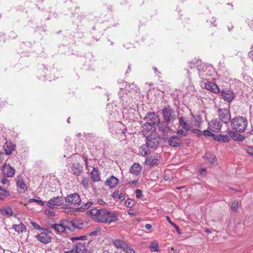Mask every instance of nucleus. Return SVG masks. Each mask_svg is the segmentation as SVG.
Masks as SVG:
<instances>
[{
  "label": "nucleus",
  "instance_id": "nucleus-11",
  "mask_svg": "<svg viewBox=\"0 0 253 253\" xmlns=\"http://www.w3.org/2000/svg\"><path fill=\"white\" fill-rule=\"evenodd\" d=\"M222 125V124L220 121L214 119L209 123V128L212 132H217L221 129Z\"/></svg>",
  "mask_w": 253,
  "mask_h": 253
},
{
  "label": "nucleus",
  "instance_id": "nucleus-55",
  "mask_svg": "<svg viewBox=\"0 0 253 253\" xmlns=\"http://www.w3.org/2000/svg\"><path fill=\"white\" fill-rule=\"evenodd\" d=\"M64 253H79L77 252V250H75V249H73L72 250L68 251L65 252Z\"/></svg>",
  "mask_w": 253,
  "mask_h": 253
},
{
  "label": "nucleus",
  "instance_id": "nucleus-52",
  "mask_svg": "<svg viewBox=\"0 0 253 253\" xmlns=\"http://www.w3.org/2000/svg\"><path fill=\"white\" fill-rule=\"evenodd\" d=\"M127 213L128 214L133 215V216H134L136 215V211H134L133 210H131V209L127 211Z\"/></svg>",
  "mask_w": 253,
  "mask_h": 253
},
{
  "label": "nucleus",
  "instance_id": "nucleus-15",
  "mask_svg": "<svg viewBox=\"0 0 253 253\" xmlns=\"http://www.w3.org/2000/svg\"><path fill=\"white\" fill-rule=\"evenodd\" d=\"M169 144L173 147H179L181 144L180 138L177 135H173L168 140Z\"/></svg>",
  "mask_w": 253,
  "mask_h": 253
},
{
  "label": "nucleus",
  "instance_id": "nucleus-17",
  "mask_svg": "<svg viewBox=\"0 0 253 253\" xmlns=\"http://www.w3.org/2000/svg\"><path fill=\"white\" fill-rule=\"evenodd\" d=\"M159 160L157 157L156 156H150L148 157L145 161V164L150 167H153L156 166L159 163Z\"/></svg>",
  "mask_w": 253,
  "mask_h": 253
},
{
  "label": "nucleus",
  "instance_id": "nucleus-27",
  "mask_svg": "<svg viewBox=\"0 0 253 253\" xmlns=\"http://www.w3.org/2000/svg\"><path fill=\"white\" fill-rule=\"evenodd\" d=\"M127 243L121 239H117L114 241V246L117 248L124 249L126 247Z\"/></svg>",
  "mask_w": 253,
  "mask_h": 253
},
{
  "label": "nucleus",
  "instance_id": "nucleus-45",
  "mask_svg": "<svg viewBox=\"0 0 253 253\" xmlns=\"http://www.w3.org/2000/svg\"><path fill=\"white\" fill-rule=\"evenodd\" d=\"M211 131H210V130H204L203 132V134L207 137V136H213L214 135L211 133Z\"/></svg>",
  "mask_w": 253,
  "mask_h": 253
},
{
  "label": "nucleus",
  "instance_id": "nucleus-18",
  "mask_svg": "<svg viewBox=\"0 0 253 253\" xmlns=\"http://www.w3.org/2000/svg\"><path fill=\"white\" fill-rule=\"evenodd\" d=\"M71 169L73 173L76 176L81 175V172L83 170L82 167L80 166L78 162L74 163L71 167Z\"/></svg>",
  "mask_w": 253,
  "mask_h": 253
},
{
  "label": "nucleus",
  "instance_id": "nucleus-38",
  "mask_svg": "<svg viewBox=\"0 0 253 253\" xmlns=\"http://www.w3.org/2000/svg\"><path fill=\"white\" fill-rule=\"evenodd\" d=\"M135 204V201L130 199H127L125 203V206L128 208H132Z\"/></svg>",
  "mask_w": 253,
  "mask_h": 253
},
{
  "label": "nucleus",
  "instance_id": "nucleus-43",
  "mask_svg": "<svg viewBox=\"0 0 253 253\" xmlns=\"http://www.w3.org/2000/svg\"><path fill=\"white\" fill-rule=\"evenodd\" d=\"M0 194L3 196H7L9 195V193L8 191L0 187Z\"/></svg>",
  "mask_w": 253,
  "mask_h": 253
},
{
  "label": "nucleus",
  "instance_id": "nucleus-10",
  "mask_svg": "<svg viewBox=\"0 0 253 253\" xmlns=\"http://www.w3.org/2000/svg\"><path fill=\"white\" fill-rule=\"evenodd\" d=\"M146 144L150 148L156 149L159 145V141L155 134H150L146 138Z\"/></svg>",
  "mask_w": 253,
  "mask_h": 253
},
{
  "label": "nucleus",
  "instance_id": "nucleus-5",
  "mask_svg": "<svg viewBox=\"0 0 253 253\" xmlns=\"http://www.w3.org/2000/svg\"><path fill=\"white\" fill-rule=\"evenodd\" d=\"M144 119H147L149 121L145 123V126H150V131L152 132L155 130V125L159 122L160 119L158 116L154 113L148 112L146 114Z\"/></svg>",
  "mask_w": 253,
  "mask_h": 253
},
{
  "label": "nucleus",
  "instance_id": "nucleus-57",
  "mask_svg": "<svg viewBox=\"0 0 253 253\" xmlns=\"http://www.w3.org/2000/svg\"><path fill=\"white\" fill-rule=\"evenodd\" d=\"M119 194V191L117 190V191H115L113 192V195H112V197L114 198H115L117 197V196Z\"/></svg>",
  "mask_w": 253,
  "mask_h": 253
},
{
  "label": "nucleus",
  "instance_id": "nucleus-24",
  "mask_svg": "<svg viewBox=\"0 0 253 253\" xmlns=\"http://www.w3.org/2000/svg\"><path fill=\"white\" fill-rule=\"evenodd\" d=\"M228 134L234 140L241 141L244 139V136L238 133L237 131L229 130Z\"/></svg>",
  "mask_w": 253,
  "mask_h": 253
},
{
  "label": "nucleus",
  "instance_id": "nucleus-1",
  "mask_svg": "<svg viewBox=\"0 0 253 253\" xmlns=\"http://www.w3.org/2000/svg\"><path fill=\"white\" fill-rule=\"evenodd\" d=\"M88 215H90L94 220L110 224L111 222L118 220L117 214L111 212L106 209H93L88 211Z\"/></svg>",
  "mask_w": 253,
  "mask_h": 253
},
{
  "label": "nucleus",
  "instance_id": "nucleus-49",
  "mask_svg": "<svg viewBox=\"0 0 253 253\" xmlns=\"http://www.w3.org/2000/svg\"><path fill=\"white\" fill-rule=\"evenodd\" d=\"M136 197L137 198H141L142 197V192L140 190L137 189L135 191Z\"/></svg>",
  "mask_w": 253,
  "mask_h": 253
},
{
  "label": "nucleus",
  "instance_id": "nucleus-39",
  "mask_svg": "<svg viewBox=\"0 0 253 253\" xmlns=\"http://www.w3.org/2000/svg\"><path fill=\"white\" fill-rule=\"evenodd\" d=\"M166 218H167V220L174 227V228L176 229V230L177 231V232L179 233V227H178V226H177L175 223H174L173 222H172L171 220H170V219L169 218V216H167L166 217Z\"/></svg>",
  "mask_w": 253,
  "mask_h": 253
},
{
  "label": "nucleus",
  "instance_id": "nucleus-30",
  "mask_svg": "<svg viewBox=\"0 0 253 253\" xmlns=\"http://www.w3.org/2000/svg\"><path fill=\"white\" fill-rule=\"evenodd\" d=\"M90 174L91 178L94 181H98L100 179L98 170L96 168H94L93 169Z\"/></svg>",
  "mask_w": 253,
  "mask_h": 253
},
{
  "label": "nucleus",
  "instance_id": "nucleus-16",
  "mask_svg": "<svg viewBox=\"0 0 253 253\" xmlns=\"http://www.w3.org/2000/svg\"><path fill=\"white\" fill-rule=\"evenodd\" d=\"M205 87L214 93H218L220 90L218 86L212 82H207L205 84Z\"/></svg>",
  "mask_w": 253,
  "mask_h": 253
},
{
  "label": "nucleus",
  "instance_id": "nucleus-23",
  "mask_svg": "<svg viewBox=\"0 0 253 253\" xmlns=\"http://www.w3.org/2000/svg\"><path fill=\"white\" fill-rule=\"evenodd\" d=\"M118 183V179L114 176H112L110 178L107 179L105 181L106 185L109 186L110 188L115 187Z\"/></svg>",
  "mask_w": 253,
  "mask_h": 253
},
{
  "label": "nucleus",
  "instance_id": "nucleus-59",
  "mask_svg": "<svg viewBox=\"0 0 253 253\" xmlns=\"http://www.w3.org/2000/svg\"><path fill=\"white\" fill-rule=\"evenodd\" d=\"M145 227L147 230H150L152 228V225L150 224H146L145 225Z\"/></svg>",
  "mask_w": 253,
  "mask_h": 253
},
{
  "label": "nucleus",
  "instance_id": "nucleus-8",
  "mask_svg": "<svg viewBox=\"0 0 253 253\" xmlns=\"http://www.w3.org/2000/svg\"><path fill=\"white\" fill-rule=\"evenodd\" d=\"M65 201L66 203L75 206L79 205L81 202L80 196L77 193L68 195L65 198Z\"/></svg>",
  "mask_w": 253,
  "mask_h": 253
},
{
  "label": "nucleus",
  "instance_id": "nucleus-22",
  "mask_svg": "<svg viewBox=\"0 0 253 253\" xmlns=\"http://www.w3.org/2000/svg\"><path fill=\"white\" fill-rule=\"evenodd\" d=\"M142 170V168L138 163H134L130 168L129 171L130 173L137 175L139 174Z\"/></svg>",
  "mask_w": 253,
  "mask_h": 253
},
{
  "label": "nucleus",
  "instance_id": "nucleus-41",
  "mask_svg": "<svg viewBox=\"0 0 253 253\" xmlns=\"http://www.w3.org/2000/svg\"><path fill=\"white\" fill-rule=\"evenodd\" d=\"M28 202L29 203H32V202H35V203H37L38 204H39V205H41V206H43L44 205V203L41 201V200H37V199H29V201H28Z\"/></svg>",
  "mask_w": 253,
  "mask_h": 253
},
{
  "label": "nucleus",
  "instance_id": "nucleus-26",
  "mask_svg": "<svg viewBox=\"0 0 253 253\" xmlns=\"http://www.w3.org/2000/svg\"><path fill=\"white\" fill-rule=\"evenodd\" d=\"M149 148L146 144L142 145L139 150V153L143 156H146L150 153Z\"/></svg>",
  "mask_w": 253,
  "mask_h": 253
},
{
  "label": "nucleus",
  "instance_id": "nucleus-12",
  "mask_svg": "<svg viewBox=\"0 0 253 253\" xmlns=\"http://www.w3.org/2000/svg\"><path fill=\"white\" fill-rule=\"evenodd\" d=\"M3 174L7 177H11L15 173V170L9 165L4 164L1 168Z\"/></svg>",
  "mask_w": 253,
  "mask_h": 253
},
{
  "label": "nucleus",
  "instance_id": "nucleus-4",
  "mask_svg": "<svg viewBox=\"0 0 253 253\" xmlns=\"http://www.w3.org/2000/svg\"><path fill=\"white\" fill-rule=\"evenodd\" d=\"M162 114L164 120L168 123L172 124L176 119L174 110L170 107L169 106L163 108Z\"/></svg>",
  "mask_w": 253,
  "mask_h": 253
},
{
  "label": "nucleus",
  "instance_id": "nucleus-37",
  "mask_svg": "<svg viewBox=\"0 0 253 253\" xmlns=\"http://www.w3.org/2000/svg\"><path fill=\"white\" fill-rule=\"evenodd\" d=\"M188 130H185L184 129H180L178 130L176 132L177 134L178 135V136L179 137V138L181 137H184L187 135V131Z\"/></svg>",
  "mask_w": 253,
  "mask_h": 253
},
{
  "label": "nucleus",
  "instance_id": "nucleus-29",
  "mask_svg": "<svg viewBox=\"0 0 253 253\" xmlns=\"http://www.w3.org/2000/svg\"><path fill=\"white\" fill-rule=\"evenodd\" d=\"M0 213L3 215H12L13 213L12 210L10 207H5L0 209Z\"/></svg>",
  "mask_w": 253,
  "mask_h": 253
},
{
  "label": "nucleus",
  "instance_id": "nucleus-53",
  "mask_svg": "<svg viewBox=\"0 0 253 253\" xmlns=\"http://www.w3.org/2000/svg\"><path fill=\"white\" fill-rule=\"evenodd\" d=\"M119 199L121 201L124 200V199H125V195L123 193H120L119 195Z\"/></svg>",
  "mask_w": 253,
  "mask_h": 253
},
{
  "label": "nucleus",
  "instance_id": "nucleus-51",
  "mask_svg": "<svg viewBox=\"0 0 253 253\" xmlns=\"http://www.w3.org/2000/svg\"><path fill=\"white\" fill-rule=\"evenodd\" d=\"M85 238H86V237L84 236H80V237H75L72 238V240L73 241H75V240H83L85 239Z\"/></svg>",
  "mask_w": 253,
  "mask_h": 253
},
{
  "label": "nucleus",
  "instance_id": "nucleus-31",
  "mask_svg": "<svg viewBox=\"0 0 253 253\" xmlns=\"http://www.w3.org/2000/svg\"><path fill=\"white\" fill-rule=\"evenodd\" d=\"M93 205V202H88L86 203L85 204H84V205H83V206H82L81 207L78 208L76 209V211H80V212L84 211L85 210H87L88 208H89L91 206H92Z\"/></svg>",
  "mask_w": 253,
  "mask_h": 253
},
{
  "label": "nucleus",
  "instance_id": "nucleus-64",
  "mask_svg": "<svg viewBox=\"0 0 253 253\" xmlns=\"http://www.w3.org/2000/svg\"><path fill=\"white\" fill-rule=\"evenodd\" d=\"M80 253H87V250H86V248L84 247V250H82L81 252Z\"/></svg>",
  "mask_w": 253,
  "mask_h": 253
},
{
  "label": "nucleus",
  "instance_id": "nucleus-62",
  "mask_svg": "<svg viewBox=\"0 0 253 253\" xmlns=\"http://www.w3.org/2000/svg\"><path fill=\"white\" fill-rule=\"evenodd\" d=\"M169 179V175L168 174H166L164 176V179L165 181H167Z\"/></svg>",
  "mask_w": 253,
  "mask_h": 253
},
{
  "label": "nucleus",
  "instance_id": "nucleus-21",
  "mask_svg": "<svg viewBox=\"0 0 253 253\" xmlns=\"http://www.w3.org/2000/svg\"><path fill=\"white\" fill-rule=\"evenodd\" d=\"M179 126L185 130H189L191 129L192 126L188 124L186 119L184 117H181L178 118Z\"/></svg>",
  "mask_w": 253,
  "mask_h": 253
},
{
  "label": "nucleus",
  "instance_id": "nucleus-6",
  "mask_svg": "<svg viewBox=\"0 0 253 253\" xmlns=\"http://www.w3.org/2000/svg\"><path fill=\"white\" fill-rule=\"evenodd\" d=\"M217 114L219 121L225 124H227L231 120L230 110L228 108L218 109Z\"/></svg>",
  "mask_w": 253,
  "mask_h": 253
},
{
  "label": "nucleus",
  "instance_id": "nucleus-3",
  "mask_svg": "<svg viewBox=\"0 0 253 253\" xmlns=\"http://www.w3.org/2000/svg\"><path fill=\"white\" fill-rule=\"evenodd\" d=\"M52 228L58 232H64L67 229L70 231L73 230L74 227L81 228L78 226L76 221H62L60 224H54L51 225Z\"/></svg>",
  "mask_w": 253,
  "mask_h": 253
},
{
  "label": "nucleus",
  "instance_id": "nucleus-19",
  "mask_svg": "<svg viewBox=\"0 0 253 253\" xmlns=\"http://www.w3.org/2000/svg\"><path fill=\"white\" fill-rule=\"evenodd\" d=\"M3 149L7 155H10L15 149V145L11 142H6L3 145Z\"/></svg>",
  "mask_w": 253,
  "mask_h": 253
},
{
  "label": "nucleus",
  "instance_id": "nucleus-56",
  "mask_svg": "<svg viewBox=\"0 0 253 253\" xmlns=\"http://www.w3.org/2000/svg\"><path fill=\"white\" fill-rule=\"evenodd\" d=\"M97 203L100 205H104L105 204V202H104L102 200L98 199L97 201Z\"/></svg>",
  "mask_w": 253,
  "mask_h": 253
},
{
  "label": "nucleus",
  "instance_id": "nucleus-42",
  "mask_svg": "<svg viewBox=\"0 0 253 253\" xmlns=\"http://www.w3.org/2000/svg\"><path fill=\"white\" fill-rule=\"evenodd\" d=\"M238 202L235 201L233 202L231 205V209L234 211H236L238 208Z\"/></svg>",
  "mask_w": 253,
  "mask_h": 253
},
{
  "label": "nucleus",
  "instance_id": "nucleus-48",
  "mask_svg": "<svg viewBox=\"0 0 253 253\" xmlns=\"http://www.w3.org/2000/svg\"><path fill=\"white\" fill-rule=\"evenodd\" d=\"M101 231L99 229H96L95 230L90 232L89 233L90 236H95L99 234L100 233Z\"/></svg>",
  "mask_w": 253,
  "mask_h": 253
},
{
  "label": "nucleus",
  "instance_id": "nucleus-14",
  "mask_svg": "<svg viewBox=\"0 0 253 253\" xmlns=\"http://www.w3.org/2000/svg\"><path fill=\"white\" fill-rule=\"evenodd\" d=\"M170 123H168L167 121L159 122L158 123V129L164 133H167L170 130V128L169 126Z\"/></svg>",
  "mask_w": 253,
  "mask_h": 253
},
{
  "label": "nucleus",
  "instance_id": "nucleus-35",
  "mask_svg": "<svg viewBox=\"0 0 253 253\" xmlns=\"http://www.w3.org/2000/svg\"><path fill=\"white\" fill-rule=\"evenodd\" d=\"M150 249L152 252H157L159 251V244L157 241L152 242L150 246Z\"/></svg>",
  "mask_w": 253,
  "mask_h": 253
},
{
  "label": "nucleus",
  "instance_id": "nucleus-60",
  "mask_svg": "<svg viewBox=\"0 0 253 253\" xmlns=\"http://www.w3.org/2000/svg\"><path fill=\"white\" fill-rule=\"evenodd\" d=\"M249 25L252 30H253V20L249 22Z\"/></svg>",
  "mask_w": 253,
  "mask_h": 253
},
{
  "label": "nucleus",
  "instance_id": "nucleus-46",
  "mask_svg": "<svg viewBox=\"0 0 253 253\" xmlns=\"http://www.w3.org/2000/svg\"><path fill=\"white\" fill-rule=\"evenodd\" d=\"M247 152L251 156L253 157V147L248 146L246 148Z\"/></svg>",
  "mask_w": 253,
  "mask_h": 253
},
{
  "label": "nucleus",
  "instance_id": "nucleus-47",
  "mask_svg": "<svg viewBox=\"0 0 253 253\" xmlns=\"http://www.w3.org/2000/svg\"><path fill=\"white\" fill-rule=\"evenodd\" d=\"M31 224L32 225V226L35 229H38V230H42V228H41V227H40V226L37 223L35 222H31Z\"/></svg>",
  "mask_w": 253,
  "mask_h": 253
},
{
  "label": "nucleus",
  "instance_id": "nucleus-7",
  "mask_svg": "<svg viewBox=\"0 0 253 253\" xmlns=\"http://www.w3.org/2000/svg\"><path fill=\"white\" fill-rule=\"evenodd\" d=\"M48 233L51 232L46 229H42L40 233L36 235V238L41 243L46 244L50 243L51 238Z\"/></svg>",
  "mask_w": 253,
  "mask_h": 253
},
{
  "label": "nucleus",
  "instance_id": "nucleus-58",
  "mask_svg": "<svg viewBox=\"0 0 253 253\" xmlns=\"http://www.w3.org/2000/svg\"><path fill=\"white\" fill-rule=\"evenodd\" d=\"M1 182L3 184H6L8 182V180L6 178H3L1 180Z\"/></svg>",
  "mask_w": 253,
  "mask_h": 253
},
{
  "label": "nucleus",
  "instance_id": "nucleus-36",
  "mask_svg": "<svg viewBox=\"0 0 253 253\" xmlns=\"http://www.w3.org/2000/svg\"><path fill=\"white\" fill-rule=\"evenodd\" d=\"M17 187L20 190H25L27 189L26 185L23 180H18L17 181Z\"/></svg>",
  "mask_w": 253,
  "mask_h": 253
},
{
  "label": "nucleus",
  "instance_id": "nucleus-61",
  "mask_svg": "<svg viewBox=\"0 0 253 253\" xmlns=\"http://www.w3.org/2000/svg\"><path fill=\"white\" fill-rule=\"evenodd\" d=\"M249 55L253 61V50L249 52Z\"/></svg>",
  "mask_w": 253,
  "mask_h": 253
},
{
  "label": "nucleus",
  "instance_id": "nucleus-9",
  "mask_svg": "<svg viewBox=\"0 0 253 253\" xmlns=\"http://www.w3.org/2000/svg\"><path fill=\"white\" fill-rule=\"evenodd\" d=\"M222 98L228 102H231L235 98V95L230 89L224 88L221 91Z\"/></svg>",
  "mask_w": 253,
  "mask_h": 253
},
{
  "label": "nucleus",
  "instance_id": "nucleus-20",
  "mask_svg": "<svg viewBox=\"0 0 253 253\" xmlns=\"http://www.w3.org/2000/svg\"><path fill=\"white\" fill-rule=\"evenodd\" d=\"M204 158L213 165L217 164L215 155L213 153L207 152L204 155Z\"/></svg>",
  "mask_w": 253,
  "mask_h": 253
},
{
  "label": "nucleus",
  "instance_id": "nucleus-2",
  "mask_svg": "<svg viewBox=\"0 0 253 253\" xmlns=\"http://www.w3.org/2000/svg\"><path fill=\"white\" fill-rule=\"evenodd\" d=\"M248 125L247 119L241 116L234 117L231 120V126L233 129L238 132L245 131Z\"/></svg>",
  "mask_w": 253,
  "mask_h": 253
},
{
  "label": "nucleus",
  "instance_id": "nucleus-13",
  "mask_svg": "<svg viewBox=\"0 0 253 253\" xmlns=\"http://www.w3.org/2000/svg\"><path fill=\"white\" fill-rule=\"evenodd\" d=\"M63 203V199L62 197H54L48 201V206L50 208H53L55 206L61 205Z\"/></svg>",
  "mask_w": 253,
  "mask_h": 253
},
{
  "label": "nucleus",
  "instance_id": "nucleus-28",
  "mask_svg": "<svg viewBox=\"0 0 253 253\" xmlns=\"http://www.w3.org/2000/svg\"><path fill=\"white\" fill-rule=\"evenodd\" d=\"M214 139L219 142H228L230 140V137L227 135H219L214 137Z\"/></svg>",
  "mask_w": 253,
  "mask_h": 253
},
{
  "label": "nucleus",
  "instance_id": "nucleus-44",
  "mask_svg": "<svg viewBox=\"0 0 253 253\" xmlns=\"http://www.w3.org/2000/svg\"><path fill=\"white\" fill-rule=\"evenodd\" d=\"M191 131L192 132L197 134L198 136H200L203 135V132L199 129L194 128L192 129Z\"/></svg>",
  "mask_w": 253,
  "mask_h": 253
},
{
  "label": "nucleus",
  "instance_id": "nucleus-40",
  "mask_svg": "<svg viewBox=\"0 0 253 253\" xmlns=\"http://www.w3.org/2000/svg\"><path fill=\"white\" fill-rule=\"evenodd\" d=\"M123 250L126 253H135V251L132 248H131L127 244H126V247L124 248Z\"/></svg>",
  "mask_w": 253,
  "mask_h": 253
},
{
  "label": "nucleus",
  "instance_id": "nucleus-63",
  "mask_svg": "<svg viewBox=\"0 0 253 253\" xmlns=\"http://www.w3.org/2000/svg\"><path fill=\"white\" fill-rule=\"evenodd\" d=\"M83 159L84 161L85 165L87 167V158L85 156H83Z\"/></svg>",
  "mask_w": 253,
  "mask_h": 253
},
{
  "label": "nucleus",
  "instance_id": "nucleus-33",
  "mask_svg": "<svg viewBox=\"0 0 253 253\" xmlns=\"http://www.w3.org/2000/svg\"><path fill=\"white\" fill-rule=\"evenodd\" d=\"M85 244V242L83 241L77 243L75 245V250H77V252L80 253L82 250H84Z\"/></svg>",
  "mask_w": 253,
  "mask_h": 253
},
{
  "label": "nucleus",
  "instance_id": "nucleus-25",
  "mask_svg": "<svg viewBox=\"0 0 253 253\" xmlns=\"http://www.w3.org/2000/svg\"><path fill=\"white\" fill-rule=\"evenodd\" d=\"M12 228L18 233H22L26 230V226L22 223L19 224H13Z\"/></svg>",
  "mask_w": 253,
  "mask_h": 253
},
{
  "label": "nucleus",
  "instance_id": "nucleus-50",
  "mask_svg": "<svg viewBox=\"0 0 253 253\" xmlns=\"http://www.w3.org/2000/svg\"><path fill=\"white\" fill-rule=\"evenodd\" d=\"M44 213L45 214L50 215V216H54L55 215V213L49 210H44Z\"/></svg>",
  "mask_w": 253,
  "mask_h": 253
},
{
  "label": "nucleus",
  "instance_id": "nucleus-32",
  "mask_svg": "<svg viewBox=\"0 0 253 253\" xmlns=\"http://www.w3.org/2000/svg\"><path fill=\"white\" fill-rule=\"evenodd\" d=\"M116 127L117 128H119L118 131H116V133L120 134H125V131L126 130V129L124 127V126L122 124L119 122L117 123L116 125Z\"/></svg>",
  "mask_w": 253,
  "mask_h": 253
},
{
  "label": "nucleus",
  "instance_id": "nucleus-54",
  "mask_svg": "<svg viewBox=\"0 0 253 253\" xmlns=\"http://www.w3.org/2000/svg\"><path fill=\"white\" fill-rule=\"evenodd\" d=\"M4 160V154L3 152L0 151V163Z\"/></svg>",
  "mask_w": 253,
  "mask_h": 253
},
{
  "label": "nucleus",
  "instance_id": "nucleus-34",
  "mask_svg": "<svg viewBox=\"0 0 253 253\" xmlns=\"http://www.w3.org/2000/svg\"><path fill=\"white\" fill-rule=\"evenodd\" d=\"M90 179L86 177H84L81 182L84 189H88L90 184Z\"/></svg>",
  "mask_w": 253,
  "mask_h": 253
}]
</instances>
